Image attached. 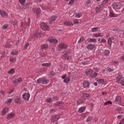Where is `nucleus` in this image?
Masks as SVG:
<instances>
[{
    "label": "nucleus",
    "instance_id": "obj_1",
    "mask_svg": "<svg viewBox=\"0 0 124 124\" xmlns=\"http://www.w3.org/2000/svg\"><path fill=\"white\" fill-rule=\"evenodd\" d=\"M85 74L88 75H91L93 78H96V77H97L98 75V73H96V72L93 73V71L92 69L86 70Z\"/></svg>",
    "mask_w": 124,
    "mask_h": 124
},
{
    "label": "nucleus",
    "instance_id": "obj_2",
    "mask_svg": "<svg viewBox=\"0 0 124 124\" xmlns=\"http://www.w3.org/2000/svg\"><path fill=\"white\" fill-rule=\"evenodd\" d=\"M108 1H109V0H104L102 5H100V6H98V7H96L95 12L97 14L100 13L101 12V11L102 10V8L104 6V4H106V3H108Z\"/></svg>",
    "mask_w": 124,
    "mask_h": 124
},
{
    "label": "nucleus",
    "instance_id": "obj_3",
    "mask_svg": "<svg viewBox=\"0 0 124 124\" xmlns=\"http://www.w3.org/2000/svg\"><path fill=\"white\" fill-rule=\"evenodd\" d=\"M116 80L117 82L120 83L121 85L124 86V78H123L122 75H119L117 77H116Z\"/></svg>",
    "mask_w": 124,
    "mask_h": 124
},
{
    "label": "nucleus",
    "instance_id": "obj_4",
    "mask_svg": "<svg viewBox=\"0 0 124 124\" xmlns=\"http://www.w3.org/2000/svg\"><path fill=\"white\" fill-rule=\"evenodd\" d=\"M37 82H38V83H43L44 84H46L49 82V80L48 79H46L45 78H40L37 79Z\"/></svg>",
    "mask_w": 124,
    "mask_h": 124
},
{
    "label": "nucleus",
    "instance_id": "obj_5",
    "mask_svg": "<svg viewBox=\"0 0 124 124\" xmlns=\"http://www.w3.org/2000/svg\"><path fill=\"white\" fill-rule=\"evenodd\" d=\"M40 27L41 29H42V30L46 31V30H48L49 29V27L48 25H47V24H46L44 22H42L41 23Z\"/></svg>",
    "mask_w": 124,
    "mask_h": 124
},
{
    "label": "nucleus",
    "instance_id": "obj_6",
    "mask_svg": "<svg viewBox=\"0 0 124 124\" xmlns=\"http://www.w3.org/2000/svg\"><path fill=\"white\" fill-rule=\"evenodd\" d=\"M123 6V4L122 3H113L112 5V6L113 7V9H120L121 8V7Z\"/></svg>",
    "mask_w": 124,
    "mask_h": 124
},
{
    "label": "nucleus",
    "instance_id": "obj_7",
    "mask_svg": "<svg viewBox=\"0 0 124 124\" xmlns=\"http://www.w3.org/2000/svg\"><path fill=\"white\" fill-rule=\"evenodd\" d=\"M68 47V46H66L65 44L61 43L58 46L59 50H63V49H66Z\"/></svg>",
    "mask_w": 124,
    "mask_h": 124
},
{
    "label": "nucleus",
    "instance_id": "obj_8",
    "mask_svg": "<svg viewBox=\"0 0 124 124\" xmlns=\"http://www.w3.org/2000/svg\"><path fill=\"white\" fill-rule=\"evenodd\" d=\"M61 78L64 79V82H65L66 83H68L70 80V78L68 77L67 75L62 76Z\"/></svg>",
    "mask_w": 124,
    "mask_h": 124
},
{
    "label": "nucleus",
    "instance_id": "obj_9",
    "mask_svg": "<svg viewBox=\"0 0 124 124\" xmlns=\"http://www.w3.org/2000/svg\"><path fill=\"white\" fill-rule=\"evenodd\" d=\"M57 18V16H52L49 19L50 24H52V23L56 22Z\"/></svg>",
    "mask_w": 124,
    "mask_h": 124
},
{
    "label": "nucleus",
    "instance_id": "obj_10",
    "mask_svg": "<svg viewBox=\"0 0 124 124\" xmlns=\"http://www.w3.org/2000/svg\"><path fill=\"white\" fill-rule=\"evenodd\" d=\"M60 118V115L59 114H56L55 115H53L51 119V123H55V122H57L58 120H59Z\"/></svg>",
    "mask_w": 124,
    "mask_h": 124
},
{
    "label": "nucleus",
    "instance_id": "obj_11",
    "mask_svg": "<svg viewBox=\"0 0 124 124\" xmlns=\"http://www.w3.org/2000/svg\"><path fill=\"white\" fill-rule=\"evenodd\" d=\"M30 96H31V95H30V93H28L27 92H25L23 94V99H24V100H26L27 101H29Z\"/></svg>",
    "mask_w": 124,
    "mask_h": 124
},
{
    "label": "nucleus",
    "instance_id": "obj_12",
    "mask_svg": "<svg viewBox=\"0 0 124 124\" xmlns=\"http://www.w3.org/2000/svg\"><path fill=\"white\" fill-rule=\"evenodd\" d=\"M90 85V82L88 80H84L83 82V86L84 88L89 87Z\"/></svg>",
    "mask_w": 124,
    "mask_h": 124
},
{
    "label": "nucleus",
    "instance_id": "obj_13",
    "mask_svg": "<svg viewBox=\"0 0 124 124\" xmlns=\"http://www.w3.org/2000/svg\"><path fill=\"white\" fill-rule=\"evenodd\" d=\"M9 109V108L7 107L4 108H3L2 110V112H1L2 115L5 116V115H6L7 113H8Z\"/></svg>",
    "mask_w": 124,
    "mask_h": 124
},
{
    "label": "nucleus",
    "instance_id": "obj_14",
    "mask_svg": "<svg viewBox=\"0 0 124 124\" xmlns=\"http://www.w3.org/2000/svg\"><path fill=\"white\" fill-rule=\"evenodd\" d=\"M33 12L34 13H36V14L37 16H39L40 13H41V9H40V8H38V9H35V8H33Z\"/></svg>",
    "mask_w": 124,
    "mask_h": 124
},
{
    "label": "nucleus",
    "instance_id": "obj_15",
    "mask_svg": "<svg viewBox=\"0 0 124 124\" xmlns=\"http://www.w3.org/2000/svg\"><path fill=\"white\" fill-rule=\"evenodd\" d=\"M96 47V45H92L90 44L87 46L86 47L88 49H93Z\"/></svg>",
    "mask_w": 124,
    "mask_h": 124
},
{
    "label": "nucleus",
    "instance_id": "obj_16",
    "mask_svg": "<svg viewBox=\"0 0 124 124\" xmlns=\"http://www.w3.org/2000/svg\"><path fill=\"white\" fill-rule=\"evenodd\" d=\"M15 116V113L14 112H10L8 115H7V120H11V119H14Z\"/></svg>",
    "mask_w": 124,
    "mask_h": 124
},
{
    "label": "nucleus",
    "instance_id": "obj_17",
    "mask_svg": "<svg viewBox=\"0 0 124 124\" xmlns=\"http://www.w3.org/2000/svg\"><path fill=\"white\" fill-rule=\"evenodd\" d=\"M115 101L116 104H119L120 105L122 101V98L121 96H117Z\"/></svg>",
    "mask_w": 124,
    "mask_h": 124
},
{
    "label": "nucleus",
    "instance_id": "obj_18",
    "mask_svg": "<svg viewBox=\"0 0 124 124\" xmlns=\"http://www.w3.org/2000/svg\"><path fill=\"white\" fill-rule=\"evenodd\" d=\"M86 108V107L85 106H83V107H80L79 108H78V113H83V112H84Z\"/></svg>",
    "mask_w": 124,
    "mask_h": 124
},
{
    "label": "nucleus",
    "instance_id": "obj_19",
    "mask_svg": "<svg viewBox=\"0 0 124 124\" xmlns=\"http://www.w3.org/2000/svg\"><path fill=\"white\" fill-rule=\"evenodd\" d=\"M109 16H110V17H117V16H118V15L116 14H114L113 11H109Z\"/></svg>",
    "mask_w": 124,
    "mask_h": 124
},
{
    "label": "nucleus",
    "instance_id": "obj_20",
    "mask_svg": "<svg viewBox=\"0 0 124 124\" xmlns=\"http://www.w3.org/2000/svg\"><path fill=\"white\" fill-rule=\"evenodd\" d=\"M0 14L1 16H2V17L8 16L7 13H6V12H5V11H1V10H0Z\"/></svg>",
    "mask_w": 124,
    "mask_h": 124
},
{
    "label": "nucleus",
    "instance_id": "obj_21",
    "mask_svg": "<svg viewBox=\"0 0 124 124\" xmlns=\"http://www.w3.org/2000/svg\"><path fill=\"white\" fill-rule=\"evenodd\" d=\"M22 78H17V79H15L13 83H14V84H18V83H19L22 81Z\"/></svg>",
    "mask_w": 124,
    "mask_h": 124
},
{
    "label": "nucleus",
    "instance_id": "obj_22",
    "mask_svg": "<svg viewBox=\"0 0 124 124\" xmlns=\"http://www.w3.org/2000/svg\"><path fill=\"white\" fill-rule=\"evenodd\" d=\"M47 41L49 42L50 43H52V44H57V43L58 42V41L56 39H48Z\"/></svg>",
    "mask_w": 124,
    "mask_h": 124
},
{
    "label": "nucleus",
    "instance_id": "obj_23",
    "mask_svg": "<svg viewBox=\"0 0 124 124\" xmlns=\"http://www.w3.org/2000/svg\"><path fill=\"white\" fill-rule=\"evenodd\" d=\"M81 95L84 98H89L90 97V94L88 93H85L84 92L81 93Z\"/></svg>",
    "mask_w": 124,
    "mask_h": 124
},
{
    "label": "nucleus",
    "instance_id": "obj_24",
    "mask_svg": "<svg viewBox=\"0 0 124 124\" xmlns=\"http://www.w3.org/2000/svg\"><path fill=\"white\" fill-rule=\"evenodd\" d=\"M114 38L113 37L111 38H108V44L110 46H112V40H114Z\"/></svg>",
    "mask_w": 124,
    "mask_h": 124
},
{
    "label": "nucleus",
    "instance_id": "obj_25",
    "mask_svg": "<svg viewBox=\"0 0 124 124\" xmlns=\"http://www.w3.org/2000/svg\"><path fill=\"white\" fill-rule=\"evenodd\" d=\"M15 101L16 103H17V104H19L20 103V97L18 96H16L15 97Z\"/></svg>",
    "mask_w": 124,
    "mask_h": 124
},
{
    "label": "nucleus",
    "instance_id": "obj_26",
    "mask_svg": "<svg viewBox=\"0 0 124 124\" xmlns=\"http://www.w3.org/2000/svg\"><path fill=\"white\" fill-rule=\"evenodd\" d=\"M30 21H28V22H22L21 23V26H22V27H24L25 26H29V25H30Z\"/></svg>",
    "mask_w": 124,
    "mask_h": 124
},
{
    "label": "nucleus",
    "instance_id": "obj_27",
    "mask_svg": "<svg viewBox=\"0 0 124 124\" xmlns=\"http://www.w3.org/2000/svg\"><path fill=\"white\" fill-rule=\"evenodd\" d=\"M70 49H68V50H67L66 51V54H67V60H70V58H71V56H70V55H69V54H70Z\"/></svg>",
    "mask_w": 124,
    "mask_h": 124
},
{
    "label": "nucleus",
    "instance_id": "obj_28",
    "mask_svg": "<svg viewBox=\"0 0 124 124\" xmlns=\"http://www.w3.org/2000/svg\"><path fill=\"white\" fill-rule=\"evenodd\" d=\"M94 37H102V33H95L93 35Z\"/></svg>",
    "mask_w": 124,
    "mask_h": 124
},
{
    "label": "nucleus",
    "instance_id": "obj_29",
    "mask_svg": "<svg viewBox=\"0 0 124 124\" xmlns=\"http://www.w3.org/2000/svg\"><path fill=\"white\" fill-rule=\"evenodd\" d=\"M19 2L21 5L23 6V8H24V6H25V3L26 2V0H19Z\"/></svg>",
    "mask_w": 124,
    "mask_h": 124
},
{
    "label": "nucleus",
    "instance_id": "obj_30",
    "mask_svg": "<svg viewBox=\"0 0 124 124\" xmlns=\"http://www.w3.org/2000/svg\"><path fill=\"white\" fill-rule=\"evenodd\" d=\"M110 53V50H106L104 51V54L106 56H108Z\"/></svg>",
    "mask_w": 124,
    "mask_h": 124
},
{
    "label": "nucleus",
    "instance_id": "obj_31",
    "mask_svg": "<svg viewBox=\"0 0 124 124\" xmlns=\"http://www.w3.org/2000/svg\"><path fill=\"white\" fill-rule=\"evenodd\" d=\"M98 27H93V28H92V31L96 32V31H98Z\"/></svg>",
    "mask_w": 124,
    "mask_h": 124
},
{
    "label": "nucleus",
    "instance_id": "obj_32",
    "mask_svg": "<svg viewBox=\"0 0 124 124\" xmlns=\"http://www.w3.org/2000/svg\"><path fill=\"white\" fill-rule=\"evenodd\" d=\"M84 41H85V39L83 37H81V38H80L79 40H78V44H80L81 43H82V42H84Z\"/></svg>",
    "mask_w": 124,
    "mask_h": 124
},
{
    "label": "nucleus",
    "instance_id": "obj_33",
    "mask_svg": "<svg viewBox=\"0 0 124 124\" xmlns=\"http://www.w3.org/2000/svg\"><path fill=\"white\" fill-rule=\"evenodd\" d=\"M64 104L63 102L62 101H59L56 103L55 105L58 106H62Z\"/></svg>",
    "mask_w": 124,
    "mask_h": 124
},
{
    "label": "nucleus",
    "instance_id": "obj_34",
    "mask_svg": "<svg viewBox=\"0 0 124 124\" xmlns=\"http://www.w3.org/2000/svg\"><path fill=\"white\" fill-rule=\"evenodd\" d=\"M15 72V69L14 68H13L10 70V71H8V74H13Z\"/></svg>",
    "mask_w": 124,
    "mask_h": 124
},
{
    "label": "nucleus",
    "instance_id": "obj_35",
    "mask_svg": "<svg viewBox=\"0 0 124 124\" xmlns=\"http://www.w3.org/2000/svg\"><path fill=\"white\" fill-rule=\"evenodd\" d=\"M30 5H31V4L30 3H27V4H26V5H24L23 8L24 9H28V8H29Z\"/></svg>",
    "mask_w": 124,
    "mask_h": 124
},
{
    "label": "nucleus",
    "instance_id": "obj_36",
    "mask_svg": "<svg viewBox=\"0 0 124 124\" xmlns=\"http://www.w3.org/2000/svg\"><path fill=\"white\" fill-rule=\"evenodd\" d=\"M96 42V39H90L88 41L89 43H95Z\"/></svg>",
    "mask_w": 124,
    "mask_h": 124
},
{
    "label": "nucleus",
    "instance_id": "obj_37",
    "mask_svg": "<svg viewBox=\"0 0 124 124\" xmlns=\"http://www.w3.org/2000/svg\"><path fill=\"white\" fill-rule=\"evenodd\" d=\"M18 52L17 50H14V51H12L11 54L13 55H16L17 54H18Z\"/></svg>",
    "mask_w": 124,
    "mask_h": 124
},
{
    "label": "nucleus",
    "instance_id": "obj_38",
    "mask_svg": "<svg viewBox=\"0 0 124 124\" xmlns=\"http://www.w3.org/2000/svg\"><path fill=\"white\" fill-rule=\"evenodd\" d=\"M51 65V63H43L42 66H45L47 67H49Z\"/></svg>",
    "mask_w": 124,
    "mask_h": 124
},
{
    "label": "nucleus",
    "instance_id": "obj_39",
    "mask_svg": "<svg viewBox=\"0 0 124 124\" xmlns=\"http://www.w3.org/2000/svg\"><path fill=\"white\" fill-rule=\"evenodd\" d=\"M104 81V78H100L99 79H98V82L99 83H103Z\"/></svg>",
    "mask_w": 124,
    "mask_h": 124
},
{
    "label": "nucleus",
    "instance_id": "obj_40",
    "mask_svg": "<svg viewBox=\"0 0 124 124\" xmlns=\"http://www.w3.org/2000/svg\"><path fill=\"white\" fill-rule=\"evenodd\" d=\"M93 119L92 116H88V117L86 119V122H91Z\"/></svg>",
    "mask_w": 124,
    "mask_h": 124
},
{
    "label": "nucleus",
    "instance_id": "obj_41",
    "mask_svg": "<svg viewBox=\"0 0 124 124\" xmlns=\"http://www.w3.org/2000/svg\"><path fill=\"white\" fill-rule=\"evenodd\" d=\"M41 46H42V48L45 49L48 47V46L47 44H45V45H42Z\"/></svg>",
    "mask_w": 124,
    "mask_h": 124
},
{
    "label": "nucleus",
    "instance_id": "obj_42",
    "mask_svg": "<svg viewBox=\"0 0 124 124\" xmlns=\"http://www.w3.org/2000/svg\"><path fill=\"white\" fill-rule=\"evenodd\" d=\"M34 36L36 37V38H39L40 37H41V35L40 33H36V34H34Z\"/></svg>",
    "mask_w": 124,
    "mask_h": 124
},
{
    "label": "nucleus",
    "instance_id": "obj_43",
    "mask_svg": "<svg viewBox=\"0 0 124 124\" xmlns=\"http://www.w3.org/2000/svg\"><path fill=\"white\" fill-rule=\"evenodd\" d=\"M63 60H65L66 59H67V52L64 53L63 56Z\"/></svg>",
    "mask_w": 124,
    "mask_h": 124
},
{
    "label": "nucleus",
    "instance_id": "obj_44",
    "mask_svg": "<svg viewBox=\"0 0 124 124\" xmlns=\"http://www.w3.org/2000/svg\"><path fill=\"white\" fill-rule=\"evenodd\" d=\"M66 1H69V5H72L74 3V0H66Z\"/></svg>",
    "mask_w": 124,
    "mask_h": 124
},
{
    "label": "nucleus",
    "instance_id": "obj_45",
    "mask_svg": "<svg viewBox=\"0 0 124 124\" xmlns=\"http://www.w3.org/2000/svg\"><path fill=\"white\" fill-rule=\"evenodd\" d=\"M30 46V43H27L24 46V49H27V48H28V46Z\"/></svg>",
    "mask_w": 124,
    "mask_h": 124
},
{
    "label": "nucleus",
    "instance_id": "obj_46",
    "mask_svg": "<svg viewBox=\"0 0 124 124\" xmlns=\"http://www.w3.org/2000/svg\"><path fill=\"white\" fill-rule=\"evenodd\" d=\"M8 26H9L8 24H4V25H3L2 28L3 29H7Z\"/></svg>",
    "mask_w": 124,
    "mask_h": 124
},
{
    "label": "nucleus",
    "instance_id": "obj_47",
    "mask_svg": "<svg viewBox=\"0 0 124 124\" xmlns=\"http://www.w3.org/2000/svg\"><path fill=\"white\" fill-rule=\"evenodd\" d=\"M82 65H87L89 63V61H84L81 62Z\"/></svg>",
    "mask_w": 124,
    "mask_h": 124
},
{
    "label": "nucleus",
    "instance_id": "obj_48",
    "mask_svg": "<svg viewBox=\"0 0 124 124\" xmlns=\"http://www.w3.org/2000/svg\"><path fill=\"white\" fill-rule=\"evenodd\" d=\"M17 20H14V21H12V24H13V25L15 26V25H16V24H17Z\"/></svg>",
    "mask_w": 124,
    "mask_h": 124
},
{
    "label": "nucleus",
    "instance_id": "obj_49",
    "mask_svg": "<svg viewBox=\"0 0 124 124\" xmlns=\"http://www.w3.org/2000/svg\"><path fill=\"white\" fill-rule=\"evenodd\" d=\"M74 24H78L79 21H78V19H74Z\"/></svg>",
    "mask_w": 124,
    "mask_h": 124
},
{
    "label": "nucleus",
    "instance_id": "obj_50",
    "mask_svg": "<svg viewBox=\"0 0 124 124\" xmlns=\"http://www.w3.org/2000/svg\"><path fill=\"white\" fill-rule=\"evenodd\" d=\"M64 25H70V23L68 21H64Z\"/></svg>",
    "mask_w": 124,
    "mask_h": 124
},
{
    "label": "nucleus",
    "instance_id": "obj_51",
    "mask_svg": "<svg viewBox=\"0 0 124 124\" xmlns=\"http://www.w3.org/2000/svg\"><path fill=\"white\" fill-rule=\"evenodd\" d=\"M119 124H124V117L120 121V122Z\"/></svg>",
    "mask_w": 124,
    "mask_h": 124
},
{
    "label": "nucleus",
    "instance_id": "obj_52",
    "mask_svg": "<svg viewBox=\"0 0 124 124\" xmlns=\"http://www.w3.org/2000/svg\"><path fill=\"white\" fill-rule=\"evenodd\" d=\"M12 102V99H11V98H10L9 99H7V103H10Z\"/></svg>",
    "mask_w": 124,
    "mask_h": 124
},
{
    "label": "nucleus",
    "instance_id": "obj_53",
    "mask_svg": "<svg viewBox=\"0 0 124 124\" xmlns=\"http://www.w3.org/2000/svg\"><path fill=\"white\" fill-rule=\"evenodd\" d=\"M10 61L11 62H14V61H16V59L15 58H10Z\"/></svg>",
    "mask_w": 124,
    "mask_h": 124
},
{
    "label": "nucleus",
    "instance_id": "obj_54",
    "mask_svg": "<svg viewBox=\"0 0 124 124\" xmlns=\"http://www.w3.org/2000/svg\"><path fill=\"white\" fill-rule=\"evenodd\" d=\"M116 110H118V112H119L120 110H121L122 108H121V107H118V108H116Z\"/></svg>",
    "mask_w": 124,
    "mask_h": 124
},
{
    "label": "nucleus",
    "instance_id": "obj_55",
    "mask_svg": "<svg viewBox=\"0 0 124 124\" xmlns=\"http://www.w3.org/2000/svg\"><path fill=\"white\" fill-rule=\"evenodd\" d=\"M55 108H52L51 109H50V113H55Z\"/></svg>",
    "mask_w": 124,
    "mask_h": 124
},
{
    "label": "nucleus",
    "instance_id": "obj_56",
    "mask_svg": "<svg viewBox=\"0 0 124 124\" xmlns=\"http://www.w3.org/2000/svg\"><path fill=\"white\" fill-rule=\"evenodd\" d=\"M14 92V88H13V89H11L10 91L9 92V94H11V93H13V92Z\"/></svg>",
    "mask_w": 124,
    "mask_h": 124
},
{
    "label": "nucleus",
    "instance_id": "obj_57",
    "mask_svg": "<svg viewBox=\"0 0 124 124\" xmlns=\"http://www.w3.org/2000/svg\"><path fill=\"white\" fill-rule=\"evenodd\" d=\"M77 103L78 105H80V104H82L83 103V101H80V100H78Z\"/></svg>",
    "mask_w": 124,
    "mask_h": 124
},
{
    "label": "nucleus",
    "instance_id": "obj_58",
    "mask_svg": "<svg viewBox=\"0 0 124 124\" xmlns=\"http://www.w3.org/2000/svg\"><path fill=\"white\" fill-rule=\"evenodd\" d=\"M107 70L109 72H111L112 71H113V70H112V69H111V68H110L109 67H107Z\"/></svg>",
    "mask_w": 124,
    "mask_h": 124
},
{
    "label": "nucleus",
    "instance_id": "obj_59",
    "mask_svg": "<svg viewBox=\"0 0 124 124\" xmlns=\"http://www.w3.org/2000/svg\"><path fill=\"white\" fill-rule=\"evenodd\" d=\"M113 32H118V30L117 28H113Z\"/></svg>",
    "mask_w": 124,
    "mask_h": 124
},
{
    "label": "nucleus",
    "instance_id": "obj_60",
    "mask_svg": "<svg viewBox=\"0 0 124 124\" xmlns=\"http://www.w3.org/2000/svg\"><path fill=\"white\" fill-rule=\"evenodd\" d=\"M101 42L102 43H106V40L105 39H102Z\"/></svg>",
    "mask_w": 124,
    "mask_h": 124
},
{
    "label": "nucleus",
    "instance_id": "obj_61",
    "mask_svg": "<svg viewBox=\"0 0 124 124\" xmlns=\"http://www.w3.org/2000/svg\"><path fill=\"white\" fill-rule=\"evenodd\" d=\"M76 16H77V17H80L81 15H80V14H77L76 15Z\"/></svg>",
    "mask_w": 124,
    "mask_h": 124
},
{
    "label": "nucleus",
    "instance_id": "obj_62",
    "mask_svg": "<svg viewBox=\"0 0 124 124\" xmlns=\"http://www.w3.org/2000/svg\"><path fill=\"white\" fill-rule=\"evenodd\" d=\"M46 56V54H45V53H42V54H41V57H45Z\"/></svg>",
    "mask_w": 124,
    "mask_h": 124
},
{
    "label": "nucleus",
    "instance_id": "obj_63",
    "mask_svg": "<svg viewBox=\"0 0 124 124\" xmlns=\"http://www.w3.org/2000/svg\"><path fill=\"white\" fill-rule=\"evenodd\" d=\"M0 92H1V94H2L3 96H4V95H5V92H4V91H0Z\"/></svg>",
    "mask_w": 124,
    "mask_h": 124
},
{
    "label": "nucleus",
    "instance_id": "obj_64",
    "mask_svg": "<svg viewBox=\"0 0 124 124\" xmlns=\"http://www.w3.org/2000/svg\"><path fill=\"white\" fill-rule=\"evenodd\" d=\"M120 59L121 60L124 61V55H123V56H121Z\"/></svg>",
    "mask_w": 124,
    "mask_h": 124
}]
</instances>
